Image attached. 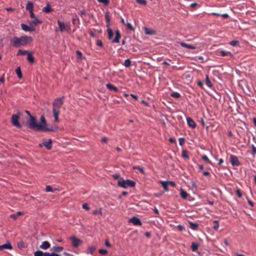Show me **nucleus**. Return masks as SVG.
<instances>
[{"label": "nucleus", "mask_w": 256, "mask_h": 256, "mask_svg": "<svg viewBox=\"0 0 256 256\" xmlns=\"http://www.w3.org/2000/svg\"><path fill=\"white\" fill-rule=\"evenodd\" d=\"M28 125L30 128L36 130L37 131L42 132H54V130L52 128H47L45 126L42 125V124H38L36 122V118L30 116V120L28 122Z\"/></svg>", "instance_id": "f257e3e1"}, {"label": "nucleus", "mask_w": 256, "mask_h": 256, "mask_svg": "<svg viewBox=\"0 0 256 256\" xmlns=\"http://www.w3.org/2000/svg\"><path fill=\"white\" fill-rule=\"evenodd\" d=\"M31 36H22L20 38L14 36L10 40V42L14 47L18 48L21 46H24L32 42Z\"/></svg>", "instance_id": "f03ea898"}, {"label": "nucleus", "mask_w": 256, "mask_h": 256, "mask_svg": "<svg viewBox=\"0 0 256 256\" xmlns=\"http://www.w3.org/2000/svg\"><path fill=\"white\" fill-rule=\"evenodd\" d=\"M64 97L58 98L54 100L52 104V114L54 118L55 122H58V115L60 112V108L64 104Z\"/></svg>", "instance_id": "7ed1b4c3"}, {"label": "nucleus", "mask_w": 256, "mask_h": 256, "mask_svg": "<svg viewBox=\"0 0 256 256\" xmlns=\"http://www.w3.org/2000/svg\"><path fill=\"white\" fill-rule=\"evenodd\" d=\"M118 185L120 187L126 188L128 186L134 187L136 182L130 180H124L122 178H120L118 182Z\"/></svg>", "instance_id": "20e7f679"}, {"label": "nucleus", "mask_w": 256, "mask_h": 256, "mask_svg": "<svg viewBox=\"0 0 256 256\" xmlns=\"http://www.w3.org/2000/svg\"><path fill=\"white\" fill-rule=\"evenodd\" d=\"M58 24L59 26L60 32H66L68 34L70 32L71 28L70 24H65L64 22H62L60 20H58Z\"/></svg>", "instance_id": "39448f33"}, {"label": "nucleus", "mask_w": 256, "mask_h": 256, "mask_svg": "<svg viewBox=\"0 0 256 256\" xmlns=\"http://www.w3.org/2000/svg\"><path fill=\"white\" fill-rule=\"evenodd\" d=\"M20 113L18 112L16 114H12L11 118V122L12 124L18 128H20L22 127V126L19 122V119L20 118Z\"/></svg>", "instance_id": "423d86ee"}, {"label": "nucleus", "mask_w": 256, "mask_h": 256, "mask_svg": "<svg viewBox=\"0 0 256 256\" xmlns=\"http://www.w3.org/2000/svg\"><path fill=\"white\" fill-rule=\"evenodd\" d=\"M69 239L71 241L72 246L74 248H77L82 243V240L74 236H70Z\"/></svg>", "instance_id": "0eeeda50"}, {"label": "nucleus", "mask_w": 256, "mask_h": 256, "mask_svg": "<svg viewBox=\"0 0 256 256\" xmlns=\"http://www.w3.org/2000/svg\"><path fill=\"white\" fill-rule=\"evenodd\" d=\"M230 161L232 166H238L240 165V163L239 162L238 157L236 156L230 155Z\"/></svg>", "instance_id": "6e6552de"}, {"label": "nucleus", "mask_w": 256, "mask_h": 256, "mask_svg": "<svg viewBox=\"0 0 256 256\" xmlns=\"http://www.w3.org/2000/svg\"><path fill=\"white\" fill-rule=\"evenodd\" d=\"M129 222H132L134 226H140L142 224L140 219L136 216H134L130 219Z\"/></svg>", "instance_id": "1a4fd4ad"}, {"label": "nucleus", "mask_w": 256, "mask_h": 256, "mask_svg": "<svg viewBox=\"0 0 256 256\" xmlns=\"http://www.w3.org/2000/svg\"><path fill=\"white\" fill-rule=\"evenodd\" d=\"M42 144L48 150H50L52 148V139H48V140H44L42 142Z\"/></svg>", "instance_id": "9d476101"}, {"label": "nucleus", "mask_w": 256, "mask_h": 256, "mask_svg": "<svg viewBox=\"0 0 256 256\" xmlns=\"http://www.w3.org/2000/svg\"><path fill=\"white\" fill-rule=\"evenodd\" d=\"M186 122L188 126L194 128H195L196 126V124L194 121V120L190 117H187L186 118Z\"/></svg>", "instance_id": "9b49d317"}, {"label": "nucleus", "mask_w": 256, "mask_h": 256, "mask_svg": "<svg viewBox=\"0 0 256 256\" xmlns=\"http://www.w3.org/2000/svg\"><path fill=\"white\" fill-rule=\"evenodd\" d=\"M20 26L24 32H33L35 30L34 28H30L26 24H20Z\"/></svg>", "instance_id": "f8f14e48"}, {"label": "nucleus", "mask_w": 256, "mask_h": 256, "mask_svg": "<svg viewBox=\"0 0 256 256\" xmlns=\"http://www.w3.org/2000/svg\"><path fill=\"white\" fill-rule=\"evenodd\" d=\"M121 37L120 32L118 30L116 31L115 38L112 40V42L114 43H118L120 42V39Z\"/></svg>", "instance_id": "ddd939ff"}, {"label": "nucleus", "mask_w": 256, "mask_h": 256, "mask_svg": "<svg viewBox=\"0 0 256 256\" xmlns=\"http://www.w3.org/2000/svg\"><path fill=\"white\" fill-rule=\"evenodd\" d=\"M50 246V242L48 241H44L40 245V248L42 250H47Z\"/></svg>", "instance_id": "4468645a"}, {"label": "nucleus", "mask_w": 256, "mask_h": 256, "mask_svg": "<svg viewBox=\"0 0 256 256\" xmlns=\"http://www.w3.org/2000/svg\"><path fill=\"white\" fill-rule=\"evenodd\" d=\"M144 32L148 35H153L156 34V32L152 29L148 28L146 27L144 28Z\"/></svg>", "instance_id": "2eb2a0df"}, {"label": "nucleus", "mask_w": 256, "mask_h": 256, "mask_svg": "<svg viewBox=\"0 0 256 256\" xmlns=\"http://www.w3.org/2000/svg\"><path fill=\"white\" fill-rule=\"evenodd\" d=\"M106 86L108 89L110 90H113L115 92H118V88L114 86L113 84L108 83L106 84Z\"/></svg>", "instance_id": "dca6fc26"}, {"label": "nucleus", "mask_w": 256, "mask_h": 256, "mask_svg": "<svg viewBox=\"0 0 256 256\" xmlns=\"http://www.w3.org/2000/svg\"><path fill=\"white\" fill-rule=\"evenodd\" d=\"M42 22V20L38 19L37 18H34V20L30 22V25L31 26H36L38 24H41Z\"/></svg>", "instance_id": "f3484780"}, {"label": "nucleus", "mask_w": 256, "mask_h": 256, "mask_svg": "<svg viewBox=\"0 0 256 256\" xmlns=\"http://www.w3.org/2000/svg\"><path fill=\"white\" fill-rule=\"evenodd\" d=\"M190 228L194 230H197L198 228V223H194L191 222H188Z\"/></svg>", "instance_id": "a211bd4d"}, {"label": "nucleus", "mask_w": 256, "mask_h": 256, "mask_svg": "<svg viewBox=\"0 0 256 256\" xmlns=\"http://www.w3.org/2000/svg\"><path fill=\"white\" fill-rule=\"evenodd\" d=\"M3 249L11 250L12 249V246L10 243L0 245V250H2Z\"/></svg>", "instance_id": "6ab92c4d"}, {"label": "nucleus", "mask_w": 256, "mask_h": 256, "mask_svg": "<svg viewBox=\"0 0 256 256\" xmlns=\"http://www.w3.org/2000/svg\"><path fill=\"white\" fill-rule=\"evenodd\" d=\"M49 252H43L42 251L38 250L34 252V256H46Z\"/></svg>", "instance_id": "aec40b11"}, {"label": "nucleus", "mask_w": 256, "mask_h": 256, "mask_svg": "<svg viewBox=\"0 0 256 256\" xmlns=\"http://www.w3.org/2000/svg\"><path fill=\"white\" fill-rule=\"evenodd\" d=\"M180 45L184 47V48H188V49H190V50H194L196 48V46H192V45H190V44H187L186 43H184V42H181L180 43Z\"/></svg>", "instance_id": "412c9836"}, {"label": "nucleus", "mask_w": 256, "mask_h": 256, "mask_svg": "<svg viewBox=\"0 0 256 256\" xmlns=\"http://www.w3.org/2000/svg\"><path fill=\"white\" fill-rule=\"evenodd\" d=\"M219 53H220V55L222 56H232V53L230 52L226 51V50H220L219 52Z\"/></svg>", "instance_id": "4be33fe9"}, {"label": "nucleus", "mask_w": 256, "mask_h": 256, "mask_svg": "<svg viewBox=\"0 0 256 256\" xmlns=\"http://www.w3.org/2000/svg\"><path fill=\"white\" fill-rule=\"evenodd\" d=\"M27 60L30 64H32L34 62V58L30 52L27 54Z\"/></svg>", "instance_id": "5701e85b"}, {"label": "nucleus", "mask_w": 256, "mask_h": 256, "mask_svg": "<svg viewBox=\"0 0 256 256\" xmlns=\"http://www.w3.org/2000/svg\"><path fill=\"white\" fill-rule=\"evenodd\" d=\"M26 9L27 10H28L30 12L33 11V4H32V2H28L26 5Z\"/></svg>", "instance_id": "b1692460"}, {"label": "nucleus", "mask_w": 256, "mask_h": 256, "mask_svg": "<svg viewBox=\"0 0 256 256\" xmlns=\"http://www.w3.org/2000/svg\"><path fill=\"white\" fill-rule=\"evenodd\" d=\"M42 11L46 13H49L53 11V10L50 7L49 4H47L46 6L43 8Z\"/></svg>", "instance_id": "393cba45"}, {"label": "nucleus", "mask_w": 256, "mask_h": 256, "mask_svg": "<svg viewBox=\"0 0 256 256\" xmlns=\"http://www.w3.org/2000/svg\"><path fill=\"white\" fill-rule=\"evenodd\" d=\"M104 16H105V18H106V26L107 27H108L110 24V18L108 12H106Z\"/></svg>", "instance_id": "a878e982"}, {"label": "nucleus", "mask_w": 256, "mask_h": 256, "mask_svg": "<svg viewBox=\"0 0 256 256\" xmlns=\"http://www.w3.org/2000/svg\"><path fill=\"white\" fill-rule=\"evenodd\" d=\"M188 194L182 188L180 190V196L186 199L188 198Z\"/></svg>", "instance_id": "bb28decb"}, {"label": "nucleus", "mask_w": 256, "mask_h": 256, "mask_svg": "<svg viewBox=\"0 0 256 256\" xmlns=\"http://www.w3.org/2000/svg\"><path fill=\"white\" fill-rule=\"evenodd\" d=\"M198 247V244L196 242H192L190 248L192 252H196Z\"/></svg>", "instance_id": "cd10ccee"}, {"label": "nucleus", "mask_w": 256, "mask_h": 256, "mask_svg": "<svg viewBox=\"0 0 256 256\" xmlns=\"http://www.w3.org/2000/svg\"><path fill=\"white\" fill-rule=\"evenodd\" d=\"M52 250L56 252H60L62 250L63 248L62 246H54L52 248Z\"/></svg>", "instance_id": "c85d7f7f"}, {"label": "nucleus", "mask_w": 256, "mask_h": 256, "mask_svg": "<svg viewBox=\"0 0 256 256\" xmlns=\"http://www.w3.org/2000/svg\"><path fill=\"white\" fill-rule=\"evenodd\" d=\"M201 158L202 160L206 162L208 164H210L213 166V164L211 160H209V158H208V156L206 155H203L201 156Z\"/></svg>", "instance_id": "c756f323"}, {"label": "nucleus", "mask_w": 256, "mask_h": 256, "mask_svg": "<svg viewBox=\"0 0 256 256\" xmlns=\"http://www.w3.org/2000/svg\"><path fill=\"white\" fill-rule=\"evenodd\" d=\"M212 228L216 230H218V228H219V224H218V220H214Z\"/></svg>", "instance_id": "7c9ffc66"}, {"label": "nucleus", "mask_w": 256, "mask_h": 256, "mask_svg": "<svg viewBox=\"0 0 256 256\" xmlns=\"http://www.w3.org/2000/svg\"><path fill=\"white\" fill-rule=\"evenodd\" d=\"M16 72L18 76V77L19 78H22V73L21 72V70L20 66L18 67L16 70Z\"/></svg>", "instance_id": "2f4dec72"}, {"label": "nucleus", "mask_w": 256, "mask_h": 256, "mask_svg": "<svg viewBox=\"0 0 256 256\" xmlns=\"http://www.w3.org/2000/svg\"><path fill=\"white\" fill-rule=\"evenodd\" d=\"M182 156L183 158H186V160L189 159V156L188 154V151L186 150H182Z\"/></svg>", "instance_id": "473e14b6"}, {"label": "nucleus", "mask_w": 256, "mask_h": 256, "mask_svg": "<svg viewBox=\"0 0 256 256\" xmlns=\"http://www.w3.org/2000/svg\"><path fill=\"white\" fill-rule=\"evenodd\" d=\"M133 169L134 170H138L140 171V172L142 174H144V168L142 166H134L133 167Z\"/></svg>", "instance_id": "72a5a7b5"}, {"label": "nucleus", "mask_w": 256, "mask_h": 256, "mask_svg": "<svg viewBox=\"0 0 256 256\" xmlns=\"http://www.w3.org/2000/svg\"><path fill=\"white\" fill-rule=\"evenodd\" d=\"M108 31V38L109 40H112V38L114 36V32L110 28H108L107 30Z\"/></svg>", "instance_id": "f704fd0d"}, {"label": "nucleus", "mask_w": 256, "mask_h": 256, "mask_svg": "<svg viewBox=\"0 0 256 256\" xmlns=\"http://www.w3.org/2000/svg\"><path fill=\"white\" fill-rule=\"evenodd\" d=\"M206 84L208 87H210V88H212V82H210V79L208 78V75L206 76Z\"/></svg>", "instance_id": "c9c22d12"}, {"label": "nucleus", "mask_w": 256, "mask_h": 256, "mask_svg": "<svg viewBox=\"0 0 256 256\" xmlns=\"http://www.w3.org/2000/svg\"><path fill=\"white\" fill-rule=\"evenodd\" d=\"M28 53V52L27 50H19L17 53V55L18 56V55L24 56L26 54H27Z\"/></svg>", "instance_id": "e433bc0d"}, {"label": "nucleus", "mask_w": 256, "mask_h": 256, "mask_svg": "<svg viewBox=\"0 0 256 256\" xmlns=\"http://www.w3.org/2000/svg\"><path fill=\"white\" fill-rule=\"evenodd\" d=\"M161 184H162L163 188L165 190V191H168V182H162Z\"/></svg>", "instance_id": "4c0bfd02"}, {"label": "nucleus", "mask_w": 256, "mask_h": 256, "mask_svg": "<svg viewBox=\"0 0 256 256\" xmlns=\"http://www.w3.org/2000/svg\"><path fill=\"white\" fill-rule=\"evenodd\" d=\"M170 96L174 98H180V94L178 92H174L170 94Z\"/></svg>", "instance_id": "58836bf2"}, {"label": "nucleus", "mask_w": 256, "mask_h": 256, "mask_svg": "<svg viewBox=\"0 0 256 256\" xmlns=\"http://www.w3.org/2000/svg\"><path fill=\"white\" fill-rule=\"evenodd\" d=\"M96 250V247H88V254H93L94 252Z\"/></svg>", "instance_id": "ea45409f"}, {"label": "nucleus", "mask_w": 256, "mask_h": 256, "mask_svg": "<svg viewBox=\"0 0 256 256\" xmlns=\"http://www.w3.org/2000/svg\"><path fill=\"white\" fill-rule=\"evenodd\" d=\"M131 65V61L130 60V59H126L125 60H124V66L126 67V68H128Z\"/></svg>", "instance_id": "a19ab883"}, {"label": "nucleus", "mask_w": 256, "mask_h": 256, "mask_svg": "<svg viewBox=\"0 0 256 256\" xmlns=\"http://www.w3.org/2000/svg\"><path fill=\"white\" fill-rule=\"evenodd\" d=\"M230 44L233 46H238L239 45V42L236 40H232L230 42Z\"/></svg>", "instance_id": "79ce46f5"}, {"label": "nucleus", "mask_w": 256, "mask_h": 256, "mask_svg": "<svg viewBox=\"0 0 256 256\" xmlns=\"http://www.w3.org/2000/svg\"><path fill=\"white\" fill-rule=\"evenodd\" d=\"M136 1L138 4L144 6H146L147 3L146 0H136Z\"/></svg>", "instance_id": "37998d69"}, {"label": "nucleus", "mask_w": 256, "mask_h": 256, "mask_svg": "<svg viewBox=\"0 0 256 256\" xmlns=\"http://www.w3.org/2000/svg\"><path fill=\"white\" fill-rule=\"evenodd\" d=\"M252 154L253 157H254L255 155L256 154V147L254 144H252Z\"/></svg>", "instance_id": "c03bdc74"}, {"label": "nucleus", "mask_w": 256, "mask_h": 256, "mask_svg": "<svg viewBox=\"0 0 256 256\" xmlns=\"http://www.w3.org/2000/svg\"><path fill=\"white\" fill-rule=\"evenodd\" d=\"M40 122L42 124V125L45 126H46V120L44 116H40Z\"/></svg>", "instance_id": "a18cd8bd"}, {"label": "nucleus", "mask_w": 256, "mask_h": 256, "mask_svg": "<svg viewBox=\"0 0 256 256\" xmlns=\"http://www.w3.org/2000/svg\"><path fill=\"white\" fill-rule=\"evenodd\" d=\"M98 252L100 254L102 255H104L108 254V250L104 249H99Z\"/></svg>", "instance_id": "49530a36"}, {"label": "nucleus", "mask_w": 256, "mask_h": 256, "mask_svg": "<svg viewBox=\"0 0 256 256\" xmlns=\"http://www.w3.org/2000/svg\"><path fill=\"white\" fill-rule=\"evenodd\" d=\"M46 190L47 192H54V190L52 189L51 186H47L46 188Z\"/></svg>", "instance_id": "de8ad7c7"}, {"label": "nucleus", "mask_w": 256, "mask_h": 256, "mask_svg": "<svg viewBox=\"0 0 256 256\" xmlns=\"http://www.w3.org/2000/svg\"><path fill=\"white\" fill-rule=\"evenodd\" d=\"M126 25V26L128 28L129 30H134V28L130 23L127 22Z\"/></svg>", "instance_id": "09e8293b"}, {"label": "nucleus", "mask_w": 256, "mask_h": 256, "mask_svg": "<svg viewBox=\"0 0 256 256\" xmlns=\"http://www.w3.org/2000/svg\"><path fill=\"white\" fill-rule=\"evenodd\" d=\"M99 2L102 3L105 5H108L110 3L108 0H98Z\"/></svg>", "instance_id": "8fccbe9b"}, {"label": "nucleus", "mask_w": 256, "mask_h": 256, "mask_svg": "<svg viewBox=\"0 0 256 256\" xmlns=\"http://www.w3.org/2000/svg\"><path fill=\"white\" fill-rule=\"evenodd\" d=\"M178 141H179V144L180 146H182L184 143L185 139L183 138H179Z\"/></svg>", "instance_id": "3c124183"}, {"label": "nucleus", "mask_w": 256, "mask_h": 256, "mask_svg": "<svg viewBox=\"0 0 256 256\" xmlns=\"http://www.w3.org/2000/svg\"><path fill=\"white\" fill-rule=\"evenodd\" d=\"M82 208L86 210H90V207L88 205V204H83L82 205Z\"/></svg>", "instance_id": "603ef678"}, {"label": "nucleus", "mask_w": 256, "mask_h": 256, "mask_svg": "<svg viewBox=\"0 0 256 256\" xmlns=\"http://www.w3.org/2000/svg\"><path fill=\"white\" fill-rule=\"evenodd\" d=\"M236 194L237 196H238L239 198H241V197H242V194L241 192H240V189L237 188V189L236 190Z\"/></svg>", "instance_id": "864d4df0"}, {"label": "nucleus", "mask_w": 256, "mask_h": 256, "mask_svg": "<svg viewBox=\"0 0 256 256\" xmlns=\"http://www.w3.org/2000/svg\"><path fill=\"white\" fill-rule=\"evenodd\" d=\"M176 228H177L178 230L180 232H182L184 229V227L182 225H180V224L176 226Z\"/></svg>", "instance_id": "5fc2aeb1"}, {"label": "nucleus", "mask_w": 256, "mask_h": 256, "mask_svg": "<svg viewBox=\"0 0 256 256\" xmlns=\"http://www.w3.org/2000/svg\"><path fill=\"white\" fill-rule=\"evenodd\" d=\"M78 18L76 16L72 18V23L73 24H76V20L78 21Z\"/></svg>", "instance_id": "6e6d98bb"}, {"label": "nucleus", "mask_w": 256, "mask_h": 256, "mask_svg": "<svg viewBox=\"0 0 256 256\" xmlns=\"http://www.w3.org/2000/svg\"><path fill=\"white\" fill-rule=\"evenodd\" d=\"M96 44L97 46H102V42L100 40H97Z\"/></svg>", "instance_id": "4d7b16f0"}, {"label": "nucleus", "mask_w": 256, "mask_h": 256, "mask_svg": "<svg viewBox=\"0 0 256 256\" xmlns=\"http://www.w3.org/2000/svg\"><path fill=\"white\" fill-rule=\"evenodd\" d=\"M112 177L115 180H119L120 178V176L118 174H112Z\"/></svg>", "instance_id": "13d9d810"}, {"label": "nucleus", "mask_w": 256, "mask_h": 256, "mask_svg": "<svg viewBox=\"0 0 256 256\" xmlns=\"http://www.w3.org/2000/svg\"><path fill=\"white\" fill-rule=\"evenodd\" d=\"M46 256H60V255L56 254V252L50 253V254H48Z\"/></svg>", "instance_id": "bf43d9fd"}, {"label": "nucleus", "mask_w": 256, "mask_h": 256, "mask_svg": "<svg viewBox=\"0 0 256 256\" xmlns=\"http://www.w3.org/2000/svg\"><path fill=\"white\" fill-rule=\"evenodd\" d=\"M105 245L108 247L111 248L112 245L110 243L109 241L108 240H106L105 241Z\"/></svg>", "instance_id": "052dcab7"}, {"label": "nucleus", "mask_w": 256, "mask_h": 256, "mask_svg": "<svg viewBox=\"0 0 256 256\" xmlns=\"http://www.w3.org/2000/svg\"><path fill=\"white\" fill-rule=\"evenodd\" d=\"M168 182V184H170L171 186L174 187L176 186V184L174 182L172 181H168L167 182Z\"/></svg>", "instance_id": "680f3d73"}, {"label": "nucleus", "mask_w": 256, "mask_h": 256, "mask_svg": "<svg viewBox=\"0 0 256 256\" xmlns=\"http://www.w3.org/2000/svg\"><path fill=\"white\" fill-rule=\"evenodd\" d=\"M220 16L224 18H227L229 16L227 14H220Z\"/></svg>", "instance_id": "e2e57ef3"}, {"label": "nucleus", "mask_w": 256, "mask_h": 256, "mask_svg": "<svg viewBox=\"0 0 256 256\" xmlns=\"http://www.w3.org/2000/svg\"><path fill=\"white\" fill-rule=\"evenodd\" d=\"M30 17L31 18H34V19L35 18H36L35 16V15H34V14L33 12V11L30 12Z\"/></svg>", "instance_id": "0e129e2a"}, {"label": "nucleus", "mask_w": 256, "mask_h": 256, "mask_svg": "<svg viewBox=\"0 0 256 256\" xmlns=\"http://www.w3.org/2000/svg\"><path fill=\"white\" fill-rule=\"evenodd\" d=\"M76 54L78 58H80L82 56V53L79 50H76Z\"/></svg>", "instance_id": "69168bd1"}, {"label": "nucleus", "mask_w": 256, "mask_h": 256, "mask_svg": "<svg viewBox=\"0 0 256 256\" xmlns=\"http://www.w3.org/2000/svg\"><path fill=\"white\" fill-rule=\"evenodd\" d=\"M10 217L12 218H14V220H16L18 218L17 215H16V214H11L10 216Z\"/></svg>", "instance_id": "338daca9"}, {"label": "nucleus", "mask_w": 256, "mask_h": 256, "mask_svg": "<svg viewBox=\"0 0 256 256\" xmlns=\"http://www.w3.org/2000/svg\"><path fill=\"white\" fill-rule=\"evenodd\" d=\"M169 142H170V143H174L176 142V140L174 138H169Z\"/></svg>", "instance_id": "774afa93"}]
</instances>
